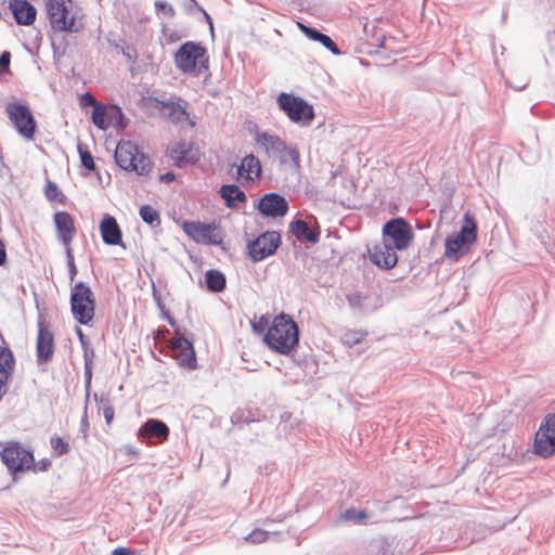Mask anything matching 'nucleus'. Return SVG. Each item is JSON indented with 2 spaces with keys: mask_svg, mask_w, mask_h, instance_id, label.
<instances>
[{
  "mask_svg": "<svg viewBox=\"0 0 555 555\" xmlns=\"http://www.w3.org/2000/svg\"><path fill=\"white\" fill-rule=\"evenodd\" d=\"M166 155L173 162L177 168L195 166L202 158L199 147L192 141L179 140L172 143L166 152Z\"/></svg>",
  "mask_w": 555,
  "mask_h": 555,
  "instance_id": "nucleus-16",
  "label": "nucleus"
},
{
  "mask_svg": "<svg viewBox=\"0 0 555 555\" xmlns=\"http://www.w3.org/2000/svg\"><path fill=\"white\" fill-rule=\"evenodd\" d=\"M203 15H204V18L206 21V23L209 25L210 27V30H211V34H214V22H212V17L204 10V12H202Z\"/></svg>",
  "mask_w": 555,
  "mask_h": 555,
  "instance_id": "nucleus-63",
  "label": "nucleus"
},
{
  "mask_svg": "<svg viewBox=\"0 0 555 555\" xmlns=\"http://www.w3.org/2000/svg\"><path fill=\"white\" fill-rule=\"evenodd\" d=\"M66 261H67V269H68V276L70 282H74L78 270L75 263L74 254L70 247L66 248Z\"/></svg>",
  "mask_w": 555,
  "mask_h": 555,
  "instance_id": "nucleus-43",
  "label": "nucleus"
},
{
  "mask_svg": "<svg viewBox=\"0 0 555 555\" xmlns=\"http://www.w3.org/2000/svg\"><path fill=\"white\" fill-rule=\"evenodd\" d=\"M5 112L16 132L27 141H33L37 131V120L28 104L11 102L7 105Z\"/></svg>",
  "mask_w": 555,
  "mask_h": 555,
  "instance_id": "nucleus-12",
  "label": "nucleus"
},
{
  "mask_svg": "<svg viewBox=\"0 0 555 555\" xmlns=\"http://www.w3.org/2000/svg\"><path fill=\"white\" fill-rule=\"evenodd\" d=\"M163 33L169 43L181 39V35L175 29H164Z\"/></svg>",
  "mask_w": 555,
  "mask_h": 555,
  "instance_id": "nucleus-51",
  "label": "nucleus"
},
{
  "mask_svg": "<svg viewBox=\"0 0 555 555\" xmlns=\"http://www.w3.org/2000/svg\"><path fill=\"white\" fill-rule=\"evenodd\" d=\"M176 179H177V176L173 171H167L159 176V181L164 182V183H171V182L176 181Z\"/></svg>",
  "mask_w": 555,
  "mask_h": 555,
  "instance_id": "nucleus-54",
  "label": "nucleus"
},
{
  "mask_svg": "<svg viewBox=\"0 0 555 555\" xmlns=\"http://www.w3.org/2000/svg\"><path fill=\"white\" fill-rule=\"evenodd\" d=\"M534 454L547 459L555 453V413L547 414L534 436Z\"/></svg>",
  "mask_w": 555,
  "mask_h": 555,
  "instance_id": "nucleus-15",
  "label": "nucleus"
},
{
  "mask_svg": "<svg viewBox=\"0 0 555 555\" xmlns=\"http://www.w3.org/2000/svg\"><path fill=\"white\" fill-rule=\"evenodd\" d=\"M205 285L210 293H221L227 286V278L220 270L209 269L205 272Z\"/></svg>",
  "mask_w": 555,
  "mask_h": 555,
  "instance_id": "nucleus-31",
  "label": "nucleus"
},
{
  "mask_svg": "<svg viewBox=\"0 0 555 555\" xmlns=\"http://www.w3.org/2000/svg\"><path fill=\"white\" fill-rule=\"evenodd\" d=\"M193 9H196L199 12H204V9L195 0H188L185 3V10L191 12Z\"/></svg>",
  "mask_w": 555,
  "mask_h": 555,
  "instance_id": "nucleus-59",
  "label": "nucleus"
},
{
  "mask_svg": "<svg viewBox=\"0 0 555 555\" xmlns=\"http://www.w3.org/2000/svg\"><path fill=\"white\" fill-rule=\"evenodd\" d=\"M51 465H52L51 461L47 457H43V459L39 460L38 463L35 462V467L31 468L30 470L47 472L51 467Z\"/></svg>",
  "mask_w": 555,
  "mask_h": 555,
  "instance_id": "nucleus-48",
  "label": "nucleus"
},
{
  "mask_svg": "<svg viewBox=\"0 0 555 555\" xmlns=\"http://www.w3.org/2000/svg\"><path fill=\"white\" fill-rule=\"evenodd\" d=\"M167 322L173 328L175 335H182L183 330L178 325L176 319L172 315H168Z\"/></svg>",
  "mask_w": 555,
  "mask_h": 555,
  "instance_id": "nucleus-56",
  "label": "nucleus"
},
{
  "mask_svg": "<svg viewBox=\"0 0 555 555\" xmlns=\"http://www.w3.org/2000/svg\"><path fill=\"white\" fill-rule=\"evenodd\" d=\"M88 427H89V422H88L87 406H86L85 414L82 415V417L80 420V430L86 435Z\"/></svg>",
  "mask_w": 555,
  "mask_h": 555,
  "instance_id": "nucleus-60",
  "label": "nucleus"
},
{
  "mask_svg": "<svg viewBox=\"0 0 555 555\" xmlns=\"http://www.w3.org/2000/svg\"><path fill=\"white\" fill-rule=\"evenodd\" d=\"M315 222L314 225H310L306 220L301 218H294L288 225L289 233L295 236L298 241L309 242L311 244H317L320 241L321 229L317 222V219L313 217Z\"/></svg>",
  "mask_w": 555,
  "mask_h": 555,
  "instance_id": "nucleus-23",
  "label": "nucleus"
},
{
  "mask_svg": "<svg viewBox=\"0 0 555 555\" xmlns=\"http://www.w3.org/2000/svg\"><path fill=\"white\" fill-rule=\"evenodd\" d=\"M170 434L168 425L158 418H147L138 430L140 441L149 446L165 442Z\"/></svg>",
  "mask_w": 555,
  "mask_h": 555,
  "instance_id": "nucleus-20",
  "label": "nucleus"
},
{
  "mask_svg": "<svg viewBox=\"0 0 555 555\" xmlns=\"http://www.w3.org/2000/svg\"><path fill=\"white\" fill-rule=\"evenodd\" d=\"M99 230L104 244L126 248L122 241V231L114 216L104 214Z\"/></svg>",
  "mask_w": 555,
  "mask_h": 555,
  "instance_id": "nucleus-21",
  "label": "nucleus"
},
{
  "mask_svg": "<svg viewBox=\"0 0 555 555\" xmlns=\"http://www.w3.org/2000/svg\"><path fill=\"white\" fill-rule=\"evenodd\" d=\"M350 308L359 313L369 314L380 307V297L375 294L354 291L347 295Z\"/></svg>",
  "mask_w": 555,
  "mask_h": 555,
  "instance_id": "nucleus-24",
  "label": "nucleus"
},
{
  "mask_svg": "<svg viewBox=\"0 0 555 555\" xmlns=\"http://www.w3.org/2000/svg\"><path fill=\"white\" fill-rule=\"evenodd\" d=\"M182 229L190 238L198 244L219 246L223 243V234L214 222L184 221Z\"/></svg>",
  "mask_w": 555,
  "mask_h": 555,
  "instance_id": "nucleus-14",
  "label": "nucleus"
},
{
  "mask_svg": "<svg viewBox=\"0 0 555 555\" xmlns=\"http://www.w3.org/2000/svg\"><path fill=\"white\" fill-rule=\"evenodd\" d=\"M176 67L183 74H193L196 69L199 74L209 69L207 49L199 41H185L173 55Z\"/></svg>",
  "mask_w": 555,
  "mask_h": 555,
  "instance_id": "nucleus-5",
  "label": "nucleus"
},
{
  "mask_svg": "<svg viewBox=\"0 0 555 555\" xmlns=\"http://www.w3.org/2000/svg\"><path fill=\"white\" fill-rule=\"evenodd\" d=\"M103 415H104V418H105V423L107 425H109L113 422V420H114V415H115L114 408L112 405H105L103 408Z\"/></svg>",
  "mask_w": 555,
  "mask_h": 555,
  "instance_id": "nucleus-52",
  "label": "nucleus"
},
{
  "mask_svg": "<svg viewBox=\"0 0 555 555\" xmlns=\"http://www.w3.org/2000/svg\"><path fill=\"white\" fill-rule=\"evenodd\" d=\"M51 448L57 456L65 455L69 452V443L62 437L54 435L50 439Z\"/></svg>",
  "mask_w": 555,
  "mask_h": 555,
  "instance_id": "nucleus-39",
  "label": "nucleus"
},
{
  "mask_svg": "<svg viewBox=\"0 0 555 555\" xmlns=\"http://www.w3.org/2000/svg\"><path fill=\"white\" fill-rule=\"evenodd\" d=\"M69 305L73 318L78 324L92 325L96 300L91 287L86 282L78 281L70 287Z\"/></svg>",
  "mask_w": 555,
  "mask_h": 555,
  "instance_id": "nucleus-4",
  "label": "nucleus"
},
{
  "mask_svg": "<svg viewBox=\"0 0 555 555\" xmlns=\"http://www.w3.org/2000/svg\"><path fill=\"white\" fill-rule=\"evenodd\" d=\"M478 240V225L475 216L466 211L460 231L447 235L444 240V257L456 262L466 256Z\"/></svg>",
  "mask_w": 555,
  "mask_h": 555,
  "instance_id": "nucleus-2",
  "label": "nucleus"
},
{
  "mask_svg": "<svg viewBox=\"0 0 555 555\" xmlns=\"http://www.w3.org/2000/svg\"><path fill=\"white\" fill-rule=\"evenodd\" d=\"M154 5H155L156 14H163L166 17L175 16V13H176L175 8L167 1L157 0V1H155Z\"/></svg>",
  "mask_w": 555,
  "mask_h": 555,
  "instance_id": "nucleus-42",
  "label": "nucleus"
},
{
  "mask_svg": "<svg viewBox=\"0 0 555 555\" xmlns=\"http://www.w3.org/2000/svg\"><path fill=\"white\" fill-rule=\"evenodd\" d=\"M365 335L366 333L361 331H348L344 334L343 341L345 345L353 347L360 344L364 339Z\"/></svg>",
  "mask_w": 555,
  "mask_h": 555,
  "instance_id": "nucleus-40",
  "label": "nucleus"
},
{
  "mask_svg": "<svg viewBox=\"0 0 555 555\" xmlns=\"http://www.w3.org/2000/svg\"><path fill=\"white\" fill-rule=\"evenodd\" d=\"M255 208L262 217L275 219L284 217L289 209V205L283 195L276 192H270L266 193L257 201Z\"/></svg>",
  "mask_w": 555,
  "mask_h": 555,
  "instance_id": "nucleus-18",
  "label": "nucleus"
},
{
  "mask_svg": "<svg viewBox=\"0 0 555 555\" xmlns=\"http://www.w3.org/2000/svg\"><path fill=\"white\" fill-rule=\"evenodd\" d=\"M152 296H153V299H154V301H155V304H156V306H157V308H158L159 310H162V309L166 308V306H165V304H164V301H163V299H162V294H160V292L156 288V286H155V284H154V283H152Z\"/></svg>",
  "mask_w": 555,
  "mask_h": 555,
  "instance_id": "nucleus-49",
  "label": "nucleus"
},
{
  "mask_svg": "<svg viewBox=\"0 0 555 555\" xmlns=\"http://www.w3.org/2000/svg\"><path fill=\"white\" fill-rule=\"evenodd\" d=\"M75 333L79 339L81 347H86L87 345L90 344V340L88 339V337L85 335V333L82 332V330L79 326L75 327Z\"/></svg>",
  "mask_w": 555,
  "mask_h": 555,
  "instance_id": "nucleus-53",
  "label": "nucleus"
},
{
  "mask_svg": "<svg viewBox=\"0 0 555 555\" xmlns=\"http://www.w3.org/2000/svg\"><path fill=\"white\" fill-rule=\"evenodd\" d=\"M72 0H68L70 2ZM67 0H47L46 10L51 28L59 33H78L83 28L76 16H69Z\"/></svg>",
  "mask_w": 555,
  "mask_h": 555,
  "instance_id": "nucleus-11",
  "label": "nucleus"
},
{
  "mask_svg": "<svg viewBox=\"0 0 555 555\" xmlns=\"http://www.w3.org/2000/svg\"><path fill=\"white\" fill-rule=\"evenodd\" d=\"M0 457L13 479L18 474L26 473L35 467V456L31 450L25 449L20 442L13 441L5 446Z\"/></svg>",
  "mask_w": 555,
  "mask_h": 555,
  "instance_id": "nucleus-9",
  "label": "nucleus"
},
{
  "mask_svg": "<svg viewBox=\"0 0 555 555\" xmlns=\"http://www.w3.org/2000/svg\"><path fill=\"white\" fill-rule=\"evenodd\" d=\"M231 169L235 168L234 177L236 179L244 178L246 181H259L262 177V166L259 158L254 154L244 156L240 165L232 163Z\"/></svg>",
  "mask_w": 555,
  "mask_h": 555,
  "instance_id": "nucleus-22",
  "label": "nucleus"
},
{
  "mask_svg": "<svg viewBox=\"0 0 555 555\" xmlns=\"http://www.w3.org/2000/svg\"><path fill=\"white\" fill-rule=\"evenodd\" d=\"M157 103V108L169 119L175 122L182 121L185 117L189 116V113L184 107H182L179 103L173 101H160L158 99H154Z\"/></svg>",
  "mask_w": 555,
  "mask_h": 555,
  "instance_id": "nucleus-29",
  "label": "nucleus"
},
{
  "mask_svg": "<svg viewBox=\"0 0 555 555\" xmlns=\"http://www.w3.org/2000/svg\"><path fill=\"white\" fill-rule=\"evenodd\" d=\"M366 517L364 509L349 507L340 514L339 520H364Z\"/></svg>",
  "mask_w": 555,
  "mask_h": 555,
  "instance_id": "nucleus-41",
  "label": "nucleus"
},
{
  "mask_svg": "<svg viewBox=\"0 0 555 555\" xmlns=\"http://www.w3.org/2000/svg\"><path fill=\"white\" fill-rule=\"evenodd\" d=\"M99 404L102 405L103 408L105 405H111V400H109V397L106 395H101L100 396V400H99Z\"/></svg>",
  "mask_w": 555,
  "mask_h": 555,
  "instance_id": "nucleus-64",
  "label": "nucleus"
},
{
  "mask_svg": "<svg viewBox=\"0 0 555 555\" xmlns=\"http://www.w3.org/2000/svg\"><path fill=\"white\" fill-rule=\"evenodd\" d=\"M15 359L11 349L7 346L0 347V374L11 376L14 370Z\"/></svg>",
  "mask_w": 555,
  "mask_h": 555,
  "instance_id": "nucleus-35",
  "label": "nucleus"
},
{
  "mask_svg": "<svg viewBox=\"0 0 555 555\" xmlns=\"http://www.w3.org/2000/svg\"><path fill=\"white\" fill-rule=\"evenodd\" d=\"M38 335L36 341V361L39 366L50 363L55 352L54 334L44 319L39 317L38 319Z\"/></svg>",
  "mask_w": 555,
  "mask_h": 555,
  "instance_id": "nucleus-17",
  "label": "nucleus"
},
{
  "mask_svg": "<svg viewBox=\"0 0 555 555\" xmlns=\"http://www.w3.org/2000/svg\"><path fill=\"white\" fill-rule=\"evenodd\" d=\"M11 53L3 51L0 54V76H4L10 73Z\"/></svg>",
  "mask_w": 555,
  "mask_h": 555,
  "instance_id": "nucleus-46",
  "label": "nucleus"
},
{
  "mask_svg": "<svg viewBox=\"0 0 555 555\" xmlns=\"http://www.w3.org/2000/svg\"><path fill=\"white\" fill-rule=\"evenodd\" d=\"M139 216L151 228H157L160 225V215L157 209L149 204H144L139 209Z\"/></svg>",
  "mask_w": 555,
  "mask_h": 555,
  "instance_id": "nucleus-36",
  "label": "nucleus"
},
{
  "mask_svg": "<svg viewBox=\"0 0 555 555\" xmlns=\"http://www.w3.org/2000/svg\"><path fill=\"white\" fill-rule=\"evenodd\" d=\"M169 354L175 359L178 365L188 371L197 369V357L194 347V335L186 328H183L182 335H173L167 340Z\"/></svg>",
  "mask_w": 555,
  "mask_h": 555,
  "instance_id": "nucleus-7",
  "label": "nucleus"
},
{
  "mask_svg": "<svg viewBox=\"0 0 555 555\" xmlns=\"http://www.w3.org/2000/svg\"><path fill=\"white\" fill-rule=\"evenodd\" d=\"M255 140L267 153L278 157L281 165H291L295 169L300 167V156L297 147L286 144L279 135L259 132L256 134Z\"/></svg>",
  "mask_w": 555,
  "mask_h": 555,
  "instance_id": "nucleus-8",
  "label": "nucleus"
},
{
  "mask_svg": "<svg viewBox=\"0 0 555 555\" xmlns=\"http://www.w3.org/2000/svg\"><path fill=\"white\" fill-rule=\"evenodd\" d=\"M276 104L292 122L300 127L311 126L315 118L313 105L294 93L281 92L276 98Z\"/></svg>",
  "mask_w": 555,
  "mask_h": 555,
  "instance_id": "nucleus-6",
  "label": "nucleus"
},
{
  "mask_svg": "<svg viewBox=\"0 0 555 555\" xmlns=\"http://www.w3.org/2000/svg\"><path fill=\"white\" fill-rule=\"evenodd\" d=\"M51 46H52V50H53V56L54 59L56 57H61L62 55L65 54L66 52V46L61 50L59 46L55 44L54 40L52 39L51 40Z\"/></svg>",
  "mask_w": 555,
  "mask_h": 555,
  "instance_id": "nucleus-58",
  "label": "nucleus"
},
{
  "mask_svg": "<svg viewBox=\"0 0 555 555\" xmlns=\"http://www.w3.org/2000/svg\"><path fill=\"white\" fill-rule=\"evenodd\" d=\"M414 238V231L404 217H393L382 228V240L399 251L408 249Z\"/></svg>",
  "mask_w": 555,
  "mask_h": 555,
  "instance_id": "nucleus-10",
  "label": "nucleus"
},
{
  "mask_svg": "<svg viewBox=\"0 0 555 555\" xmlns=\"http://www.w3.org/2000/svg\"><path fill=\"white\" fill-rule=\"evenodd\" d=\"M474 525H477L479 528H480V532L481 534L478 535V537H473L472 540L473 541H478V540H481L483 539L487 533H491L492 531L491 530H488L486 525L483 522H473Z\"/></svg>",
  "mask_w": 555,
  "mask_h": 555,
  "instance_id": "nucleus-55",
  "label": "nucleus"
},
{
  "mask_svg": "<svg viewBox=\"0 0 555 555\" xmlns=\"http://www.w3.org/2000/svg\"><path fill=\"white\" fill-rule=\"evenodd\" d=\"M108 128L113 126L118 130H124L128 126L129 120L126 118L121 107L117 104H113L112 106H108Z\"/></svg>",
  "mask_w": 555,
  "mask_h": 555,
  "instance_id": "nucleus-34",
  "label": "nucleus"
},
{
  "mask_svg": "<svg viewBox=\"0 0 555 555\" xmlns=\"http://www.w3.org/2000/svg\"><path fill=\"white\" fill-rule=\"evenodd\" d=\"M282 244L276 231H264L246 244V255L253 262H260L274 255Z\"/></svg>",
  "mask_w": 555,
  "mask_h": 555,
  "instance_id": "nucleus-13",
  "label": "nucleus"
},
{
  "mask_svg": "<svg viewBox=\"0 0 555 555\" xmlns=\"http://www.w3.org/2000/svg\"><path fill=\"white\" fill-rule=\"evenodd\" d=\"M112 555H132L127 547H117L112 552Z\"/></svg>",
  "mask_w": 555,
  "mask_h": 555,
  "instance_id": "nucleus-62",
  "label": "nucleus"
},
{
  "mask_svg": "<svg viewBox=\"0 0 555 555\" xmlns=\"http://www.w3.org/2000/svg\"><path fill=\"white\" fill-rule=\"evenodd\" d=\"M397 251L395 247H391V245L383 240L372 247H367L370 261L378 269L385 271L395 268L399 263Z\"/></svg>",
  "mask_w": 555,
  "mask_h": 555,
  "instance_id": "nucleus-19",
  "label": "nucleus"
},
{
  "mask_svg": "<svg viewBox=\"0 0 555 555\" xmlns=\"http://www.w3.org/2000/svg\"><path fill=\"white\" fill-rule=\"evenodd\" d=\"M231 422L234 425H242L244 423L249 424L250 422H254V420H249L248 417H246L244 411L236 410L231 416Z\"/></svg>",
  "mask_w": 555,
  "mask_h": 555,
  "instance_id": "nucleus-47",
  "label": "nucleus"
},
{
  "mask_svg": "<svg viewBox=\"0 0 555 555\" xmlns=\"http://www.w3.org/2000/svg\"><path fill=\"white\" fill-rule=\"evenodd\" d=\"M55 223L57 238L67 247L72 243L75 234L76 227L73 216L67 211H56L53 216Z\"/></svg>",
  "mask_w": 555,
  "mask_h": 555,
  "instance_id": "nucleus-26",
  "label": "nucleus"
},
{
  "mask_svg": "<svg viewBox=\"0 0 555 555\" xmlns=\"http://www.w3.org/2000/svg\"><path fill=\"white\" fill-rule=\"evenodd\" d=\"M228 208L235 209L240 204L246 203L247 196L237 184H222L218 191Z\"/></svg>",
  "mask_w": 555,
  "mask_h": 555,
  "instance_id": "nucleus-28",
  "label": "nucleus"
},
{
  "mask_svg": "<svg viewBox=\"0 0 555 555\" xmlns=\"http://www.w3.org/2000/svg\"><path fill=\"white\" fill-rule=\"evenodd\" d=\"M95 103H99V101H96L90 93H83L81 96H80V105L82 107H88V106H95Z\"/></svg>",
  "mask_w": 555,
  "mask_h": 555,
  "instance_id": "nucleus-50",
  "label": "nucleus"
},
{
  "mask_svg": "<svg viewBox=\"0 0 555 555\" xmlns=\"http://www.w3.org/2000/svg\"><path fill=\"white\" fill-rule=\"evenodd\" d=\"M9 9L17 25H33L37 17V9L28 0H10Z\"/></svg>",
  "mask_w": 555,
  "mask_h": 555,
  "instance_id": "nucleus-25",
  "label": "nucleus"
},
{
  "mask_svg": "<svg viewBox=\"0 0 555 555\" xmlns=\"http://www.w3.org/2000/svg\"><path fill=\"white\" fill-rule=\"evenodd\" d=\"M77 152L79 155L81 167H83L88 171H95L96 165L91 152L88 149V145L79 141L77 144Z\"/></svg>",
  "mask_w": 555,
  "mask_h": 555,
  "instance_id": "nucleus-37",
  "label": "nucleus"
},
{
  "mask_svg": "<svg viewBox=\"0 0 555 555\" xmlns=\"http://www.w3.org/2000/svg\"><path fill=\"white\" fill-rule=\"evenodd\" d=\"M532 230L534 231V234L539 242L548 250L550 236L547 232L543 229L542 224L537 223L534 228H532Z\"/></svg>",
  "mask_w": 555,
  "mask_h": 555,
  "instance_id": "nucleus-45",
  "label": "nucleus"
},
{
  "mask_svg": "<svg viewBox=\"0 0 555 555\" xmlns=\"http://www.w3.org/2000/svg\"><path fill=\"white\" fill-rule=\"evenodd\" d=\"M9 378H10V376H5V378H4V375L0 374V400L5 395V391H7L5 386H7Z\"/></svg>",
  "mask_w": 555,
  "mask_h": 555,
  "instance_id": "nucleus-61",
  "label": "nucleus"
},
{
  "mask_svg": "<svg viewBox=\"0 0 555 555\" xmlns=\"http://www.w3.org/2000/svg\"><path fill=\"white\" fill-rule=\"evenodd\" d=\"M297 26L309 40L320 42L325 49H327L334 55L341 54V51L338 49L335 41L328 35L323 34L318 28L306 25L302 22H298Z\"/></svg>",
  "mask_w": 555,
  "mask_h": 555,
  "instance_id": "nucleus-27",
  "label": "nucleus"
},
{
  "mask_svg": "<svg viewBox=\"0 0 555 555\" xmlns=\"http://www.w3.org/2000/svg\"><path fill=\"white\" fill-rule=\"evenodd\" d=\"M109 109L108 106L103 104L102 102L95 103V106L91 113V121L98 127L100 130L108 129V118Z\"/></svg>",
  "mask_w": 555,
  "mask_h": 555,
  "instance_id": "nucleus-32",
  "label": "nucleus"
},
{
  "mask_svg": "<svg viewBox=\"0 0 555 555\" xmlns=\"http://www.w3.org/2000/svg\"><path fill=\"white\" fill-rule=\"evenodd\" d=\"M251 327L256 334H266L270 327L268 317L261 315L258 321L251 322Z\"/></svg>",
  "mask_w": 555,
  "mask_h": 555,
  "instance_id": "nucleus-44",
  "label": "nucleus"
},
{
  "mask_svg": "<svg viewBox=\"0 0 555 555\" xmlns=\"http://www.w3.org/2000/svg\"><path fill=\"white\" fill-rule=\"evenodd\" d=\"M83 351V369H85V391H86V401H88L91 391V382H92V367L93 360L95 358V351L92 348L91 344L86 347H81Z\"/></svg>",
  "mask_w": 555,
  "mask_h": 555,
  "instance_id": "nucleus-30",
  "label": "nucleus"
},
{
  "mask_svg": "<svg viewBox=\"0 0 555 555\" xmlns=\"http://www.w3.org/2000/svg\"><path fill=\"white\" fill-rule=\"evenodd\" d=\"M44 195L49 201L57 202L63 205L67 201V197L61 192L59 185L51 180H47Z\"/></svg>",
  "mask_w": 555,
  "mask_h": 555,
  "instance_id": "nucleus-38",
  "label": "nucleus"
},
{
  "mask_svg": "<svg viewBox=\"0 0 555 555\" xmlns=\"http://www.w3.org/2000/svg\"><path fill=\"white\" fill-rule=\"evenodd\" d=\"M8 255H7V248L5 243L2 238H0V266H3L7 262Z\"/></svg>",
  "mask_w": 555,
  "mask_h": 555,
  "instance_id": "nucleus-57",
  "label": "nucleus"
},
{
  "mask_svg": "<svg viewBox=\"0 0 555 555\" xmlns=\"http://www.w3.org/2000/svg\"><path fill=\"white\" fill-rule=\"evenodd\" d=\"M114 159L120 169L135 172L141 177L149 176L154 166L147 154L142 152L134 142L126 140H120L117 143Z\"/></svg>",
  "mask_w": 555,
  "mask_h": 555,
  "instance_id": "nucleus-3",
  "label": "nucleus"
},
{
  "mask_svg": "<svg viewBox=\"0 0 555 555\" xmlns=\"http://www.w3.org/2000/svg\"><path fill=\"white\" fill-rule=\"evenodd\" d=\"M300 330L295 320L287 313L281 312L272 320L263 335L266 346L282 356H291L299 347Z\"/></svg>",
  "mask_w": 555,
  "mask_h": 555,
  "instance_id": "nucleus-1",
  "label": "nucleus"
},
{
  "mask_svg": "<svg viewBox=\"0 0 555 555\" xmlns=\"http://www.w3.org/2000/svg\"><path fill=\"white\" fill-rule=\"evenodd\" d=\"M281 537L280 531L275 530H263V529H254L249 534L244 537V540L251 544H258L264 542L267 540L278 541Z\"/></svg>",
  "mask_w": 555,
  "mask_h": 555,
  "instance_id": "nucleus-33",
  "label": "nucleus"
}]
</instances>
